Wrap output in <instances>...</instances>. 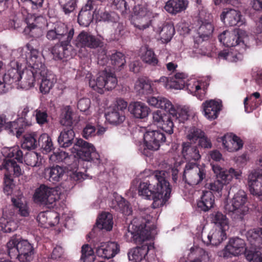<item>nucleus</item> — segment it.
<instances>
[{
  "instance_id": "0e129e2a",
  "label": "nucleus",
  "mask_w": 262,
  "mask_h": 262,
  "mask_svg": "<svg viewBox=\"0 0 262 262\" xmlns=\"http://www.w3.org/2000/svg\"><path fill=\"white\" fill-rule=\"evenodd\" d=\"M134 15L133 18H139L144 16H152V12L146 5H138L134 8Z\"/></svg>"
},
{
  "instance_id": "864d4df0",
  "label": "nucleus",
  "mask_w": 262,
  "mask_h": 262,
  "mask_svg": "<svg viewBox=\"0 0 262 262\" xmlns=\"http://www.w3.org/2000/svg\"><path fill=\"white\" fill-rule=\"evenodd\" d=\"M113 4L122 14L130 12V6L134 4L133 0H113Z\"/></svg>"
},
{
  "instance_id": "ea45409f",
  "label": "nucleus",
  "mask_w": 262,
  "mask_h": 262,
  "mask_svg": "<svg viewBox=\"0 0 262 262\" xmlns=\"http://www.w3.org/2000/svg\"><path fill=\"white\" fill-rule=\"evenodd\" d=\"M45 176L48 180L52 182L55 183L59 181L65 173L64 169L59 166H56L45 169Z\"/></svg>"
},
{
  "instance_id": "bf43d9fd",
  "label": "nucleus",
  "mask_w": 262,
  "mask_h": 262,
  "mask_svg": "<svg viewBox=\"0 0 262 262\" xmlns=\"http://www.w3.org/2000/svg\"><path fill=\"white\" fill-rule=\"evenodd\" d=\"M95 256L93 250L88 244L84 245L81 248V256L80 260L82 262H93Z\"/></svg>"
},
{
  "instance_id": "f704fd0d",
  "label": "nucleus",
  "mask_w": 262,
  "mask_h": 262,
  "mask_svg": "<svg viewBox=\"0 0 262 262\" xmlns=\"http://www.w3.org/2000/svg\"><path fill=\"white\" fill-rule=\"evenodd\" d=\"M244 104L245 112L250 113L262 104V97L258 92L253 93L245 98Z\"/></svg>"
},
{
  "instance_id": "1a4fd4ad",
  "label": "nucleus",
  "mask_w": 262,
  "mask_h": 262,
  "mask_svg": "<svg viewBox=\"0 0 262 262\" xmlns=\"http://www.w3.org/2000/svg\"><path fill=\"white\" fill-rule=\"evenodd\" d=\"M206 170L204 165L195 162H187L185 165L183 179L190 185H196L206 178Z\"/></svg>"
},
{
  "instance_id": "2eb2a0df",
  "label": "nucleus",
  "mask_w": 262,
  "mask_h": 262,
  "mask_svg": "<svg viewBox=\"0 0 262 262\" xmlns=\"http://www.w3.org/2000/svg\"><path fill=\"white\" fill-rule=\"evenodd\" d=\"M247 251L245 241L238 237L230 239L228 245L220 252L219 255L224 258L237 256Z\"/></svg>"
},
{
  "instance_id": "4be33fe9",
  "label": "nucleus",
  "mask_w": 262,
  "mask_h": 262,
  "mask_svg": "<svg viewBox=\"0 0 262 262\" xmlns=\"http://www.w3.org/2000/svg\"><path fill=\"white\" fill-rule=\"evenodd\" d=\"M219 142H222L224 147L230 152L237 151L243 147L242 140L237 136L232 134H227L218 139Z\"/></svg>"
},
{
  "instance_id": "f3484780",
  "label": "nucleus",
  "mask_w": 262,
  "mask_h": 262,
  "mask_svg": "<svg viewBox=\"0 0 262 262\" xmlns=\"http://www.w3.org/2000/svg\"><path fill=\"white\" fill-rule=\"evenodd\" d=\"M143 138L146 147L151 150H158L166 140L165 135L157 130L146 132Z\"/></svg>"
},
{
  "instance_id": "dca6fc26",
  "label": "nucleus",
  "mask_w": 262,
  "mask_h": 262,
  "mask_svg": "<svg viewBox=\"0 0 262 262\" xmlns=\"http://www.w3.org/2000/svg\"><path fill=\"white\" fill-rule=\"evenodd\" d=\"M246 32L242 30L225 31L219 36L220 41L227 47H235L244 45L243 37Z\"/></svg>"
},
{
  "instance_id": "393cba45",
  "label": "nucleus",
  "mask_w": 262,
  "mask_h": 262,
  "mask_svg": "<svg viewBox=\"0 0 262 262\" xmlns=\"http://www.w3.org/2000/svg\"><path fill=\"white\" fill-rule=\"evenodd\" d=\"M181 154L183 158L188 162L197 163L201 158L197 146H192L188 142L182 144Z\"/></svg>"
},
{
  "instance_id": "3c124183",
  "label": "nucleus",
  "mask_w": 262,
  "mask_h": 262,
  "mask_svg": "<svg viewBox=\"0 0 262 262\" xmlns=\"http://www.w3.org/2000/svg\"><path fill=\"white\" fill-rule=\"evenodd\" d=\"M37 135L35 133L26 134L24 136L21 143L23 148L30 150L37 147L38 142L36 140Z\"/></svg>"
},
{
  "instance_id": "09e8293b",
  "label": "nucleus",
  "mask_w": 262,
  "mask_h": 262,
  "mask_svg": "<svg viewBox=\"0 0 262 262\" xmlns=\"http://www.w3.org/2000/svg\"><path fill=\"white\" fill-rule=\"evenodd\" d=\"M0 224L2 230L5 232L14 231L18 227V222L14 220V217H3L0 220Z\"/></svg>"
},
{
  "instance_id": "774afa93",
  "label": "nucleus",
  "mask_w": 262,
  "mask_h": 262,
  "mask_svg": "<svg viewBox=\"0 0 262 262\" xmlns=\"http://www.w3.org/2000/svg\"><path fill=\"white\" fill-rule=\"evenodd\" d=\"M213 27L211 23L203 24L199 28L198 34L203 40L208 38L213 32Z\"/></svg>"
},
{
  "instance_id": "37998d69",
  "label": "nucleus",
  "mask_w": 262,
  "mask_h": 262,
  "mask_svg": "<svg viewBox=\"0 0 262 262\" xmlns=\"http://www.w3.org/2000/svg\"><path fill=\"white\" fill-rule=\"evenodd\" d=\"M135 89L139 95L150 94L153 92L150 82L144 78H139L136 81Z\"/></svg>"
},
{
  "instance_id": "aec40b11",
  "label": "nucleus",
  "mask_w": 262,
  "mask_h": 262,
  "mask_svg": "<svg viewBox=\"0 0 262 262\" xmlns=\"http://www.w3.org/2000/svg\"><path fill=\"white\" fill-rule=\"evenodd\" d=\"M153 29L163 43L170 41L175 33L174 26L171 23L157 22L154 24Z\"/></svg>"
},
{
  "instance_id": "6ab92c4d",
  "label": "nucleus",
  "mask_w": 262,
  "mask_h": 262,
  "mask_svg": "<svg viewBox=\"0 0 262 262\" xmlns=\"http://www.w3.org/2000/svg\"><path fill=\"white\" fill-rule=\"evenodd\" d=\"M221 19L226 26L240 27L245 24V20L238 10L226 9L221 14Z\"/></svg>"
},
{
  "instance_id": "39448f33",
  "label": "nucleus",
  "mask_w": 262,
  "mask_h": 262,
  "mask_svg": "<svg viewBox=\"0 0 262 262\" xmlns=\"http://www.w3.org/2000/svg\"><path fill=\"white\" fill-rule=\"evenodd\" d=\"M157 234L156 227L149 222L146 224L134 219L128 226L125 237L127 242H140L151 239Z\"/></svg>"
},
{
  "instance_id": "cd10ccee",
  "label": "nucleus",
  "mask_w": 262,
  "mask_h": 262,
  "mask_svg": "<svg viewBox=\"0 0 262 262\" xmlns=\"http://www.w3.org/2000/svg\"><path fill=\"white\" fill-rule=\"evenodd\" d=\"M13 206L18 214L24 217L28 216L30 213L29 206L26 200L20 192L11 198Z\"/></svg>"
},
{
  "instance_id": "e2e57ef3",
  "label": "nucleus",
  "mask_w": 262,
  "mask_h": 262,
  "mask_svg": "<svg viewBox=\"0 0 262 262\" xmlns=\"http://www.w3.org/2000/svg\"><path fill=\"white\" fill-rule=\"evenodd\" d=\"M173 109L174 111V113L173 114H169L175 119V121H178L180 123H183L188 119L189 114L187 108L184 107L176 110L173 106Z\"/></svg>"
},
{
  "instance_id": "9b49d317",
  "label": "nucleus",
  "mask_w": 262,
  "mask_h": 262,
  "mask_svg": "<svg viewBox=\"0 0 262 262\" xmlns=\"http://www.w3.org/2000/svg\"><path fill=\"white\" fill-rule=\"evenodd\" d=\"M60 192L57 188L41 185L35 191L33 198L35 202L43 205H53L60 199Z\"/></svg>"
},
{
  "instance_id": "a18cd8bd",
  "label": "nucleus",
  "mask_w": 262,
  "mask_h": 262,
  "mask_svg": "<svg viewBox=\"0 0 262 262\" xmlns=\"http://www.w3.org/2000/svg\"><path fill=\"white\" fill-rule=\"evenodd\" d=\"M2 154L6 158L14 157L18 162L22 163L23 154L19 146H15L11 147H4L3 148Z\"/></svg>"
},
{
  "instance_id": "49530a36",
  "label": "nucleus",
  "mask_w": 262,
  "mask_h": 262,
  "mask_svg": "<svg viewBox=\"0 0 262 262\" xmlns=\"http://www.w3.org/2000/svg\"><path fill=\"white\" fill-rule=\"evenodd\" d=\"M38 145L42 151L46 154L50 152L54 149V145L51 138L47 134H42L38 138Z\"/></svg>"
},
{
  "instance_id": "473e14b6",
  "label": "nucleus",
  "mask_w": 262,
  "mask_h": 262,
  "mask_svg": "<svg viewBox=\"0 0 262 262\" xmlns=\"http://www.w3.org/2000/svg\"><path fill=\"white\" fill-rule=\"evenodd\" d=\"M128 110L135 117L139 119L146 118L149 112V108L145 104L138 101L130 103Z\"/></svg>"
},
{
  "instance_id": "7ed1b4c3",
  "label": "nucleus",
  "mask_w": 262,
  "mask_h": 262,
  "mask_svg": "<svg viewBox=\"0 0 262 262\" xmlns=\"http://www.w3.org/2000/svg\"><path fill=\"white\" fill-rule=\"evenodd\" d=\"M155 82L161 83L167 89L181 90L186 88L188 93L200 100L205 98L208 84L202 80L189 78L187 74L184 72H178L169 77L162 76Z\"/></svg>"
},
{
  "instance_id": "a211bd4d",
  "label": "nucleus",
  "mask_w": 262,
  "mask_h": 262,
  "mask_svg": "<svg viewBox=\"0 0 262 262\" xmlns=\"http://www.w3.org/2000/svg\"><path fill=\"white\" fill-rule=\"evenodd\" d=\"M103 42L90 33L82 31L74 41L77 48L87 47L95 49L102 45Z\"/></svg>"
},
{
  "instance_id": "680f3d73",
  "label": "nucleus",
  "mask_w": 262,
  "mask_h": 262,
  "mask_svg": "<svg viewBox=\"0 0 262 262\" xmlns=\"http://www.w3.org/2000/svg\"><path fill=\"white\" fill-rule=\"evenodd\" d=\"M175 120L172 116L167 115L164 117V121L162 122V124L159 126L166 133L170 135L173 133L174 123L173 121Z\"/></svg>"
},
{
  "instance_id": "a878e982",
  "label": "nucleus",
  "mask_w": 262,
  "mask_h": 262,
  "mask_svg": "<svg viewBox=\"0 0 262 262\" xmlns=\"http://www.w3.org/2000/svg\"><path fill=\"white\" fill-rule=\"evenodd\" d=\"M212 169L215 174L217 180L211 183L209 185L208 188L213 191L220 192L224 185L228 184L227 182H225V179H224V177L222 173V167L217 164H212Z\"/></svg>"
},
{
  "instance_id": "79ce46f5",
  "label": "nucleus",
  "mask_w": 262,
  "mask_h": 262,
  "mask_svg": "<svg viewBox=\"0 0 262 262\" xmlns=\"http://www.w3.org/2000/svg\"><path fill=\"white\" fill-rule=\"evenodd\" d=\"M87 78L89 79V85L93 90L100 94L103 93L105 84L103 71L100 72L96 78L92 77L91 74L87 76Z\"/></svg>"
},
{
  "instance_id": "e433bc0d",
  "label": "nucleus",
  "mask_w": 262,
  "mask_h": 262,
  "mask_svg": "<svg viewBox=\"0 0 262 262\" xmlns=\"http://www.w3.org/2000/svg\"><path fill=\"white\" fill-rule=\"evenodd\" d=\"M194 256L190 262H211L210 253L199 247H193L190 249L189 256Z\"/></svg>"
},
{
  "instance_id": "338daca9",
  "label": "nucleus",
  "mask_w": 262,
  "mask_h": 262,
  "mask_svg": "<svg viewBox=\"0 0 262 262\" xmlns=\"http://www.w3.org/2000/svg\"><path fill=\"white\" fill-rule=\"evenodd\" d=\"M204 132L195 127L190 128L187 133L186 138L191 142L195 143L203 136Z\"/></svg>"
},
{
  "instance_id": "13d9d810",
  "label": "nucleus",
  "mask_w": 262,
  "mask_h": 262,
  "mask_svg": "<svg viewBox=\"0 0 262 262\" xmlns=\"http://www.w3.org/2000/svg\"><path fill=\"white\" fill-rule=\"evenodd\" d=\"M152 17L153 15L133 18L132 23L136 28L140 30H144L150 25L151 18Z\"/></svg>"
},
{
  "instance_id": "72a5a7b5",
  "label": "nucleus",
  "mask_w": 262,
  "mask_h": 262,
  "mask_svg": "<svg viewBox=\"0 0 262 262\" xmlns=\"http://www.w3.org/2000/svg\"><path fill=\"white\" fill-rule=\"evenodd\" d=\"M93 9L92 2L88 1L80 11L78 16V22L80 26H88L92 21L93 16L91 12Z\"/></svg>"
},
{
  "instance_id": "ddd939ff",
  "label": "nucleus",
  "mask_w": 262,
  "mask_h": 262,
  "mask_svg": "<svg viewBox=\"0 0 262 262\" xmlns=\"http://www.w3.org/2000/svg\"><path fill=\"white\" fill-rule=\"evenodd\" d=\"M127 255L129 260L132 262H140L144 259L150 261L155 256L154 244L145 243L141 246L132 248L128 252Z\"/></svg>"
},
{
  "instance_id": "b1692460",
  "label": "nucleus",
  "mask_w": 262,
  "mask_h": 262,
  "mask_svg": "<svg viewBox=\"0 0 262 262\" xmlns=\"http://www.w3.org/2000/svg\"><path fill=\"white\" fill-rule=\"evenodd\" d=\"M120 251L119 245L115 242L101 243L96 249L98 256L110 259L114 257Z\"/></svg>"
},
{
  "instance_id": "de8ad7c7",
  "label": "nucleus",
  "mask_w": 262,
  "mask_h": 262,
  "mask_svg": "<svg viewBox=\"0 0 262 262\" xmlns=\"http://www.w3.org/2000/svg\"><path fill=\"white\" fill-rule=\"evenodd\" d=\"M219 57L229 62H236L242 58V55L231 49L224 50L219 53Z\"/></svg>"
},
{
  "instance_id": "58836bf2",
  "label": "nucleus",
  "mask_w": 262,
  "mask_h": 262,
  "mask_svg": "<svg viewBox=\"0 0 262 262\" xmlns=\"http://www.w3.org/2000/svg\"><path fill=\"white\" fill-rule=\"evenodd\" d=\"M246 236L252 247L258 248L262 245V228L250 229L247 232Z\"/></svg>"
},
{
  "instance_id": "bb28decb",
  "label": "nucleus",
  "mask_w": 262,
  "mask_h": 262,
  "mask_svg": "<svg viewBox=\"0 0 262 262\" xmlns=\"http://www.w3.org/2000/svg\"><path fill=\"white\" fill-rule=\"evenodd\" d=\"M13 206L18 214L24 217L28 216L30 213L29 206L26 200L20 192L11 198Z\"/></svg>"
},
{
  "instance_id": "5fc2aeb1",
  "label": "nucleus",
  "mask_w": 262,
  "mask_h": 262,
  "mask_svg": "<svg viewBox=\"0 0 262 262\" xmlns=\"http://www.w3.org/2000/svg\"><path fill=\"white\" fill-rule=\"evenodd\" d=\"M114 202L117 203V206H115L114 207L116 209H119L123 214L126 215H128L132 213V209L129 206V203L124 198L121 196L116 197Z\"/></svg>"
},
{
  "instance_id": "9d476101",
  "label": "nucleus",
  "mask_w": 262,
  "mask_h": 262,
  "mask_svg": "<svg viewBox=\"0 0 262 262\" xmlns=\"http://www.w3.org/2000/svg\"><path fill=\"white\" fill-rule=\"evenodd\" d=\"M247 197L246 192L239 190L236 192L231 201L226 204L225 210L229 212H232L241 219L248 211V208L246 205Z\"/></svg>"
},
{
  "instance_id": "c85d7f7f",
  "label": "nucleus",
  "mask_w": 262,
  "mask_h": 262,
  "mask_svg": "<svg viewBox=\"0 0 262 262\" xmlns=\"http://www.w3.org/2000/svg\"><path fill=\"white\" fill-rule=\"evenodd\" d=\"M13 206L18 214L24 217L28 216L30 213L29 206L26 200L20 192L11 198Z\"/></svg>"
},
{
  "instance_id": "a19ab883",
  "label": "nucleus",
  "mask_w": 262,
  "mask_h": 262,
  "mask_svg": "<svg viewBox=\"0 0 262 262\" xmlns=\"http://www.w3.org/2000/svg\"><path fill=\"white\" fill-rule=\"evenodd\" d=\"M96 225L100 229L111 230L113 225L112 214L106 212L102 213L97 220Z\"/></svg>"
},
{
  "instance_id": "5701e85b",
  "label": "nucleus",
  "mask_w": 262,
  "mask_h": 262,
  "mask_svg": "<svg viewBox=\"0 0 262 262\" xmlns=\"http://www.w3.org/2000/svg\"><path fill=\"white\" fill-rule=\"evenodd\" d=\"M222 106V102L220 100H210L205 101L202 104L204 116L209 120L217 118Z\"/></svg>"
},
{
  "instance_id": "c03bdc74",
  "label": "nucleus",
  "mask_w": 262,
  "mask_h": 262,
  "mask_svg": "<svg viewBox=\"0 0 262 262\" xmlns=\"http://www.w3.org/2000/svg\"><path fill=\"white\" fill-rule=\"evenodd\" d=\"M105 117L110 123L115 125L122 123L125 119L123 113L114 108H110L108 110L105 114Z\"/></svg>"
},
{
  "instance_id": "052dcab7",
  "label": "nucleus",
  "mask_w": 262,
  "mask_h": 262,
  "mask_svg": "<svg viewBox=\"0 0 262 262\" xmlns=\"http://www.w3.org/2000/svg\"><path fill=\"white\" fill-rule=\"evenodd\" d=\"M246 257L249 262H262V252L260 249L247 250L245 252Z\"/></svg>"
},
{
  "instance_id": "6e6d98bb",
  "label": "nucleus",
  "mask_w": 262,
  "mask_h": 262,
  "mask_svg": "<svg viewBox=\"0 0 262 262\" xmlns=\"http://www.w3.org/2000/svg\"><path fill=\"white\" fill-rule=\"evenodd\" d=\"M27 26L24 29V33L33 37H39L42 35V29L37 27L33 23H30L28 19H26Z\"/></svg>"
},
{
  "instance_id": "603ef678",
  "label": "nucleus",
  "mask_w": 262,
  "mask_h": 262,
  "mask_svg": "<svg viewBox=\"0 0 262 262\" xmlns=\"http://www.w3.org/2000/svg\"><path fill=\"white\" fill-rule=\"evenodd\" d=\"M103 76L104 79V84H105L104 89L110 91L116 86L118 81L114 73L107 72L106 71H103Z\"/></svg>"
},
{
  "instance_id": "4d7b16f0",
  "label": "nucleus",
  "mask_w": 262,
  "mask_h": 262,
  "mask_svg": "<svg viewBox=\"0 0 262 262\" xmlns=\"http://www.w3.org/2000/svg\"><path fill=\"white\" fill-rule=\"evenodd\" d=\"M111 62L116 70H120L126 62L124 55L121 52L113 54L111 56Z\"/></svg>"
},
{
  "instance_id": "69168bd1",
  "label": "nucleus",
  "mask_w": 262,
  "mask_h": 262,
  "mask_svg": "<svg viewBox=\"0 0 262 262\" xmlns=\"http://www.w3.org/2000/svg\"><path fill=\"white\" fill-rule=\"evenodd\" d=\"M76 0H59L62 11L65 14L73 12L76 7Z\"/></svg>"
},
{
  "instance_id": "f8f14e48",
  "label": "nucleus",
  "mask_w": 262,
  "mask_h": 262,
  "mask_svg": "<svg viewBox=\"0 0 262 262\" xmlns=\"http://www.w3.org/2000/svg\"><path fill=\"white\" fill-rule=\"evenodd\" d=\"M3 165L7 171L4 177V191L6 194L9 195L12 193L14 186L12 175L18 177L22 174V170L14 160L6 159L3 162Z\"/></svg>"
},
{
  "instance_id": "f03ea898",
  "label": "nucleus",
  "mask_w": 262,
  "mask_h": 262,
  "mask_svg": "<svg viewBox=\"0 0 262 262\" xmlns=\"http://www.w3.org/2000/svg\"><path fill=\"white\" fill-rule=\"evenodd\" d=\"M165 170H156L138 187L139 194L147 200H152V207L163 206L170 198L171 189Z\"/></svg>"
},
{
  "instance_id": "f257e3e1",
  "label": "nucleus",
  "mask_w": 262,
  "mask_h": 262,
  "mask_svg": "<svg viewBox=\"0 0 262 262\" xmlns=\"http://www.w3.org/2000/svg\"><path fill=\"white\" fill-rule=\"evenodd\" d=\"M13 55L19 57L20 66H28L23 71L21 88L28 90L34 86L36 80L41 79L40 92L43 94L48 93L56 80L54 75L47 69L44 64L45 59L38 50L29 42L24 47L15 49Z\"/></svg>"
},
{
  "instance_id": "c756f323",
  "label": "nucleus",
  "mask_w": 262,
  "mask_h": 262,
  "mask_svg": "<svg viewBox=\"0 0 262 262\" xmlns=\"http://www.w3.org/2000/svg\"><path fill=\"white\" fill-rule=\"evenodd\" d=\"M188 5V0H168L166 3L164 9L169 13L176 15L185 11Z\"/></svg>"
},
{
  "instance_id": "4468645a",
  "label": "nucleus",
  "mask_w": 262,
  "mask_h": 262,
  "mask_svg": "<svg viewBox=\"0 0 262 262\" xmlns=\"http://www.w3.org/2000/svg\"><path fill=\"white\" fill-rule=\"evenodd\" d=\"M257 170H252L248 177V185L251 194H262V156L256 162Z\"/></svg>"
},
{
  "instance_id": "8fccbe9b",
  "label": "nucleus",
  "mask_w": 262,
  "mask_h": 262,
  "mask_svg": "<svg viewBox=\"0 0 262 262\" xmlns=\"http://www.w3.org/2000/svg\"><path fill=\"white\" fill-rule=\"evenodd\" d=\"M212 221L217 226V228L228 230L229 223L226 216L221 212H217L213 214Z\"/></svg>"
},
{
  "instance_id": "7c9ffc66",
  "label": "nucleus",
  "mask_w": 262,
  "mask_h": 262,
  "mask_svg": "<svg viewBox=\"0 0 262 262\" xmlns=\"http://www.w3.org/2000/svg\"><path fill=\"white\" fill-rule=\"evenodd\" d=\"M147 101L149 105L157 108L163 109L169 113L173 114L174 113L173 105L167 98L161 96L149 97Z\"/></svg>"
},
{
  "instance_id": "412c9836",
  "label": "nucleus",
  "mask_w": 262,
  "mask_h": 262,
  "mask_svg": "<svg viewBox=\"0 0 262 262\" xmlns=\"http://www.w3.org/2000/svg\"><path fill=\"white\" fill-rule=\"evenodd\" d=\"M227 230L216 228L211 230L208 234H204L202 233L201 237L202 241L206 245L217 246L226 239V231Z\"/></svg>"
},
{
  "instance_id": "6e6552de",
  "label": "nucleus",
  "mask_w": 262,
  "mask_h": 262,
  "mask_svg": "<svg viewBox=\"0 0 262 262\" xmlns=\"http://www.w3.org/2000/svg\"><path fill=\"white\" fill-rule=\"evenodd\" d=\"M72 152L76 153L80 159L84 161L93 162L96 164L100 163V156L94 145L82 139H77L72 149Z\"/></svg>"
},
{
  "instance_id": "0eeeda50",
  "label": "nucleus",
  "mask_w": 262,
  "mask_h": 262,
  "mask_svg": "<svg viewBox=\"0 0 262 262\" xmlns=\"http://www.w3.org/2000/svg\"><path fill=\"white\" fill-rule=\"evenodd\" d=\"M7 252L11 258H17L21 262H28L33 258L34 250L27 240L12 237L7 244Z\"/></svg>"
},
{
  "instance_id": "423d86ee",
  "label": "nucleus",
  "mask_w": 262,
  "mask_h": 262,
  "mask_svg": "<svg viewBox=\"0 0 262 262\" xmlns=\"http://www.w3.org/2000/svg\"><path fill=\"white\" fill-rule=\"evenodd\" d=\"M15 50L11 53V60L9 63L10 67L7 72L2 77H0V94L6 93L9 86L14 83L21 88V81L23 80V71L19 61V57H15L13 54Z\"/></svg>"
},
{
  "instance_id": "4c0bfd02",
  "label": "nucleus",
  "mask_w": 262,
  "mask_h": 262,
  "mask_svg": "<svg viewBox=\"0 0 262 262\" xmlns=\"http://www.w3.org/2000/svg\"><path fill=\"white\" fill-rule=\"evenodd\" d=\"M75 133L72 128H66L61 132L58 138L60 146L64 148L71 146L74 143Z\"/></svg>"
},
{
  "instance_id": "2f4dec72",
  "label": "nucleus",
  "mask_w": 262,
  "mask_h": 262,
  "mask_svg": "<svg viewBox=\"0 0 262 262\" xmlns=\"http://www.w3.org/2000/svg\"><path fill=\"white\" fill-rule=\"evenodd\" d=\"M31 125L29 121H25L22 118H18L14 121L6 123V128L13 135H15L18 138L24 132V128Z\"/></svg>"
},
{
  "instance_id": "20e7f679",
  "label": "nucleus",
  "mask_w": 262,
  "mask_h": 262,
  "mask_svg": "<svg viewBox=\"0 0 262 262\" xmlns=\"http://www.w3.org/2000/svg\"><path fill=\"white\" fill-rule=\"evenodd\" d=\"M74 34V28L62 23L56 24L53 28L47 31L46 36L49 40L58 42L52 50L55 60H62L71 56L70 42Z\"/></svg>"
},
{
  "instance_id": "c9c22d12",
  "label": "nucleus",
  "mask_w": 262,
  "mask_h": 262,
  "mask_svg": "<svg viewBox=\"0 0 262 262\" xmlns=\"http://www.w3.org/2000/svg\"><path fill=\"white\" fill-rule=\"evenodd\" d=\"M214 204V196L210 191L203 192L200 200L198 202V207L201 210L206 212L213 207Z\"/></svg>"
}]
</instances>
